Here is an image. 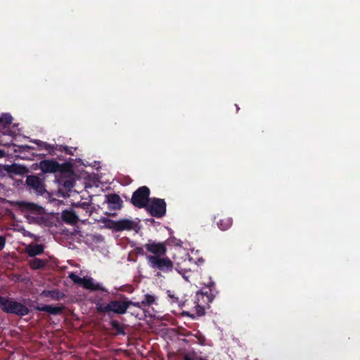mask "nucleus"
Instances as JSON below:
<instances>
[{
  "mask_svg": "<svg viewBox=\"0 0 360 360\" xmlns=\"http://www.w3.org/2000/svg\"><path fill=\"white\" fill-rule=\"evenodd\" d=\"M179 304V307L183 309V315L195 319L205 314V307L212 302L214 295L210 288L208 290H202L186 296Z\"/></svg>",
  "mask_w": 360,
  "mask_h": 360,
  "instance_id": "obj_1",
  "label": "nucleus"
},
{
  "mask_svg": "<svg viewBox=\"0 0 360 360\" xmlns=\"http://www.w3.org/2000/svg\"><path fill=\"white\" fill-rule=\"evenodd\" d=\"M146 259L149 266L153 269L159 270L165 273L170 272L174 268L175 270L183 276L188 281L186 274L190 271L186 266V261L184 260L183 264L176 263L174 266L172 261L168 257H164L159 255H147Z\"/></svg>",
  "mask_w": 360,
  "mask_h": 360,
  "instance_id": "obj_2",
  "label": "nucleus"
},
{
  "mask_svg": "<svg viewBox=\"0 0 360 360\" xmlns=\"http://www.w3.org/2000/svg\"><path fill=\"white\" fill-rule=\"evenodd\" d=\"M131 300L124 295H121L120 299L113 300L108 304L97 303L96 311L100 314H106L111 317V313L122 315L127 312Z\"/></svg>",
  "mask_w": 360,
  "mask_h": 360,
  "instance_id": "obj_3",
  "label": "nucleus"
},
{
  "mask_svg": "<svg viewBox=\"0 0 360 360\" xmlns=\"http://www.w3.org/2000/svg\"><path fill=\"white\" fill-rule=\"evenodd\" d=\"M0 308L6 313L20 316L27 315L30 313L29 309L23 304L13 299L2 296H0Z\"/></svg>",
  "mask_w": 360,
  "mask_h": 360,
  "instance_id": "obj_4",
  "label": "nucleus"
},
{
  "mask_svg": "<svg viewBox=\"0 0 360 360\" xmlns=\"http://www.w3.org/2000/svg\"><path fill=\"white\" fill-rule=\"evenodd\" d=\"M150 191L146 186L138 188L132 194L130 202L136 207L146 208L151 198Z\"/></svg>",
  "mask_w": 360,
  "mask_h": 360,
  "instance_id": "obj_5",
  "label": "nucleus"
},
{
  "mask_svg": "<svg viewBox=\"0 0 360 360\" xmlns=\"http://www.w3.org/2000/svg\"><path fill=\"white\" fill-rule=\"evenodd\" d=\"M166 207L167 204L164 199L153 198L150 199L145 209L150 216L162 218L166 214Z\"/></svg>",
  "mask_w": 360,
  "mask_h": 360,
  "instance_id": "obj_6",
  "label": "nucleus"
},
{
  "mask_svg": "<svg viewBox=\"0 0 360 360\" xmlns=\"http://www.w3.org/2000/svg\"><path fill=\"white\" fill-rule=\"evenodd\" d=\"M108 226L115 231H136L138 228V222L129 219H123L118 221L108 219Z\"/></svg>",
  "mask_w": 360,
  "mask_h": 360,
  "instance_id": "obj_7",
  "label": "nucleus"
},
{
  "mask_svg": "<svg viewBox=\"0 0 360 360\" xmlns=\"http://www.w3.org/2000/svg\"><path fill=\"white\" fill-rule=\"evenodd\" d=\"M25 182L29 190L34 191L38 195H43L47 193L44 181L38 176L29 175Z\"/></svg>",
  "mask_w": 360,
  "mask_h": 360,
  "instance_id": "obj_8",
  "label": "nucleus"
},
{
  "mask_svg": "<svg viewBox=\"0 0 360 360\" xmlns=\"http://www.w3.org/2000/svg\"><path fill=\"white\" fill-rule=\"evenodd\" d=\"M65 166L66 165H60L55 160H44L40 161L39 164V167L44 174L62 172Z\"/></svg>",
  "mask_w": 360,
  "mask_h": 360,
  "instance_id": "obj_9",
  "label": "nucleus"
},
{
  "mask_svg": "<svg viewBox=\"0 0 360 360\" xmlns=\"http://www.w3.org/2000/svg\"><path fill=\"white\" fill-rule=\"evenodd\" d=\"M147 251L153 254V255L164 256L167 252V247L165 243H156L149 240L143 246Z\"/></svg>",
  "mask_w": 360,
  "mask_h": 360,
  "instance_id": "obj_10",
  "label": "nucleus"
},
{
  "mask_svg": "<svg viewBox=\"0 0 360 360\" xmlns=\"http://www.w3.org/2000/svg\"><path fill=\"white\" fill-rule=\"evenodd\" d=\"M131 303L127 313H129L139 320L143 319L146 317L145 309L141 307L139 302H133L131 300Z\"/></svg>",
  "mask_w": 360,
  "mask_h": 360,
  "instance_id": "obj_11",
  "label": "nucleus"
},
{
  "mask_svg": "<svg viewBox=\"0 0 360 360\" xmlns=\"http://www.w3.org/2000/svg\"><path fill=\"white\" fill-rule=\"evenodd\" d=\"M79 214V211L65 210L61 213V219L67 224H75L79 221L78 214Z\"/></svg>",
  "mask_w": 360,
  "mask_h": 360,
  "instance_id": "obj_12",
  "label": "nucleus"
},
{
  "mask_svg": "<svg viewBox=\"0 0 360 360\" xmlns=\"http://www.w3.org/2000/svg\"><path fill=\"white\" fill-rule=\"evenodd\" d=\"M82 285L84 288L86 290H90L91 291H98L101 290L103 292H106V289L98 283H95L92 278H86L84 277L83 282Z\"/></svg>",
  "mask_w": 360,
  "mask_h": 360,
  "instance_id": "obj_13",
  "label": "nucleus"
},
{
  "mask_svg": "<svg viewBox=\"0 0 360 360\" xmlns=\"http://www.w3.org/2000/svg\"><path fill=\"white\" fill-rule=\"evenodd\" d=\"M110 329L112 333L114 335H124L125 333V325L120 323V321L112 319L110 321Z\"/></svg>",
  "mask_w": 360,
  "mask_h": 360,
  "instance_id": "obj_14",
  "label": "nucleus"
},
{
  "mask_svg": "<svg viewBox=\"0 0 360 360\" xmlns=\"http://www.w3.org/2000/svg\"><path fill=\"white\" fill-rule=\"evenodd\" d=\"M106 202L112 205L111 208L113 210H120L122 207V200L119 195L116 193L105 195Z\"/></svg>",
  "mask_w": 360,
  "mask_h": 360,
  "instance_id": "obj_15",
  "label": "nucleus"
},
{
  "mask_svg": "<svg viewBox=\"0 0 360 360\" xmlns=\"http://www.w3.org/2000/svg\"><path fill=\"white\" fill-rule=\"evenodd\" d=\"M34 309L39 311H45L52 315H58L62 313L63 308L61 307L44 304L35 306Z\"/></svg>",
  "mask_w": 360,
  "mask_h": 360,
  "instance_id": "obj_16",
  "label": "nucleus"
},
{
  "mask_svg": "<svg viewBox=\"0 0 360 360\" xmlns=\"http://www.w3.org/2000/svg\"><path fill=\"white\" fill-rule=\"evenodd\" d=\"M6 171L9 174H13L16 175H23L29 172V169L24 165L13 164L8 165L6 168Z\"/></svg>",
  "mask_w": 360,
  "mask_h": 360,
  "instance_id": "obj_17",
  "label": "nucleus"
},
{
  "mask_svg": "<svg viewBox=\"0 0 360 360\" xmlns=\"http://www.w3.org/2000/svg\"><path fill=\"white\" fill-rule=\"evenodd\" d=\"M29 257H35L44 252V246L41 244L29 245L25 248Z\"/></svg>",
  "mask_w": 360,
  "mask_h": 360,
  "instance_id": "obj_18",
  "label": "nucleus"
},
{
  "mask_svg": "<svg viewBox=\"0 0 360 360\" xmlns=\"http://www.w3.org/2000/svg\"><path fill=\"white\" fill-rule=\"evenodd\" d=\"M33 142L36 143L39 148L46 150L50 155L53 156L56 155V147L53 145L38 139L33 141Z\"/></svg>",
  "mask_w": 360,
  "mask_h": 360,
  "instance_id": "obj_19",
  "label": "nucleus"
},
{
  "mask_svg": "<svg viewBox=\"0 0 360 360\" xmlns=\"http://www.w3.org/2000/svg\"><path fill=\"white\" fill-rule=\"evenodd\" d=\"M58 184L59 190L62 191L63 189L66 192L70 191L75 185L74 181L70 179H60L58 180Z\"/></svg>",
  "mask_w": 360,
  "mask_h": 360,
  "instance_id": "obj_20",
  "label": "nucleus"
},
{
  "mask_svg": "<svg viewBox=\"0 0 360 360\" xmlns=\"http://www.w3.org/2000/svg\"><path fill=\"white\" fill-rule=\"evenodd\" d=\"M217 226L221 231L228 230L233 224V219L229 217H224L220 219L217 222Z\"/></svg>",
  "mask_w": 360,
  "mask_h": 360,
  "instance_id": "obj_21",
  "label": "nucleus"
},
{
  "mask_svg": "<svg viewBox=\"0 0 360 360\" xmlns=\"http://www.w3.org/2000/svg\"><path fill=\"white\" fill-rule=\"evenodd\" d=\"M157 297L155 295L150 294L144 295L143 300L139 303L144 309L146 307H150L156 302Z\"/></svg>",
  "mask_w": 360,
  "mask_h": 360,
  "instance_id": "obj_22",
  "label": "nucleus"
},
{
  "mask_svg": "<svg viewBox=\"0 0 360 360\" xmlns=\"http://www.w3.org/2000/svg\"><path fill=\"white\" fill-rule=\"evenodd\" d=\"M46 260L39 258H34L29 262V265L31 269L38 270L44 268L46 266Z\"/></svg>",
  "mask_w": 360,
  "mask_h": 360,
  "instance_id": "obj_23",
  "label": "nucleus"
},
{
  "mask_svg": "<svg viewBox=\"0 0 360 360\" xmlns=\"http://www.w3.org/2000/svg\"><path fill=\"white\" fill-rule=\"evenodd\" d=\"M18 205L22 210L36 212L39 210V207L32 202H20Z\"/></svg>",
  "mask_w": 360,
  "mask_h": 360,
  "instance_id": "obj_24",
  "label": "nucleus"
},
{
  "mask_svg": "<svg viewBox=\"0 0 360 360\" xmlns=\"http://www.w3.org/2000/svg\"><path fill=\"white\" fill-rule=\"evenodd\" d=\"M76 207L78 209L77 211L80 212V210L82 212H84L85 214H84L85 217H89L92 212L90 210L91 205L89 202H81L79 203L77 205H76Z\"/></svg>",
  "mask_w": 360,
  "mask_h": 360,
  "instance_id": "obj_25",
  "label": "nucleus"
},
{
  "mask_svg": "<svg viewBox=\"0 0 360 360\" xmlns=\"http://www.w3.org/2000/svg\"><path fill=\"white\" fill-rule=\"evenodd\" d=\"M56 150H58V151H60V152H64L66 154L73 155V152H72V149L68 148L66 146H62V145L58 146L57 145L56 146Z\"/></svg>",
  "mask_w": 360,
  "mask_h": 360,
  "instance_id": "obj_26",
  "label": "nucleus"
},
{
  "mask_svg": "<svg viewBox=\"0 0 360 360\" xmlns=\"http://www.w3.org/2000/svg\"><path fill=\"white\" fill-rule=\"evenodd\" d=\"M69 278L72 281L73 283L81 285L84 280V277L81 278L79 276L76 275L75 273H70L69 274Z\"/></svg>",
  "mask_w": 360,
  "mask_h": 360,
  "instance_id": "obj_27",
  "label": "nucleus"
},
{
  "mask_svg": "<svg viewBox=\"0 0 360 360\" xmlns=\"http://www.w3.org/2000/svg\"><path fill=\"white\" fill-rule=\"evenodd\" d=\"M167 297L169 298V301L173 304V303H176V304H179V302H181V301L179 300V298L175 296V295L170 290H167Z\"/></svg>",
  "mask_w": 360,
  "mask_h": 360,
  "instance_id": "obj_28",
  "label": "nucleus"
},
{
  "mask_svg": "<svg viewBox=\"0 0 360 360\" xmlns=\"http://www.w3.org/2000/svg\"><path fill=\"white\" fill-rule=\"evenodd\" d=\"M6 245V238L3 236H0V251L2 250Z\"/></svg>",
  "mask_w": 360,
  "mask_h": 360,
  "instance_id": "obj_29",
  "label": "nucleus"
},
{
  "mask_svg": "<svg viewBox=\"0 0 360 360\" xmlns=\"http://www.w3.org/2000/svg\"><path fill=\"white\" fill-rule=\"evenodd\" d=\"M19 148L20 149H22V150H29L30 149L32 148V147L27 146V145H24V146H20Z\"/></svg>",
  "mask_w": 360,
  "mask_h": 360,
  "instance_id": "obj_30",
  "label": "nucleus"
},
{
  "mask_svg": "<svg viewBox=\"0 0 360 360\" xmlns=\"http://www.w3.org/2000/svg\"><path fill=\"white\" fill-rule=\"evenodd\" d=\"M184 360H197L194 356L191 355H185Z\"/></svg>",
  "mask_w": 360,
  "mask_h": 360,
  "instance_id": "obj_31",
  "label": "nucleus"
},
{
  "mask_svg": "<svg viewBox=\"0 0 360 360\" xmlns=\"http://www.w3.org/2000/svg\"><path fill=\"white\" fill-rule=\"evenodd\" d=\"M136 251L139 254H141V255L144 254L143 248H137Z\"/></svg>",
  "mask_w": 360,
  "mask_h": 360,
  "instance_id": "obj_32",
  "label": "nucleus"
},
{
  "mask_svg": "<svg viewBox=\"0 0 360 360\" xmlns=\"http://www.w3.org/2000/svg\"><path fill=\"white\" fill-rule=\"evenodd\" d=\"M5 155V152L3 150L0 149V158H4Z\"/></svg>",
  "mask_w": 360,
  "mask_h": 360,
  "instance_id": "obj_33",
  "label": "nucleus"
},
{
  "mask_svg": "<svg viewBox=\"0 0 360 360\" xmlns=\"http://www.w3.org/2000/svg\"><path fill=\"white\" fill-rule=\"evenodd\" d=\"M8 124H10L11 122V117H9V120L6 121Z\"/></svg>",
  "mask_w": 360,
  "mask_h": 360,
  "instance_id": "obj_34",
  "label": "nucleus"
}]
</instances>
